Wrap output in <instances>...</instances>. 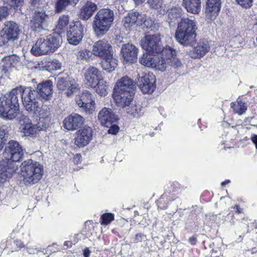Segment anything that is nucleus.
Returning a JSON list of instances; mask_svg holds the SVG:
<instances>
[{
    "label": "nucleus",
    "mask_w": 257,
    "mask_h": 257,
    "mask_svg": "<svg viewBox=\"0 0 257 257\" xmlns=\"http://www.w3.org/2000/svg\"><path fill=\"white\" fill-rule=\"evenodd\" d=\"M73 2L75 3V0H73Z\"/></svg>",
    "instance_id": "nucleus-62"
},
{
    "label": "nucleus",
    "mask_w": 257,
    "mask_h": 257,
    "mask_svg": "<svg viewBox=\"0 0 257 257\" xmlns=\"http://www.w3.org/2000/svg\"><path fill=\"white\" fill-rule=\"evenodd\" d=\"M97 9V6L95 4L87 2L80 10V18L83 20H88Z\"/></svg>",
    "instance_id": "nucleus-30"
},
{
    "label": "nucleus",
    "mask_w": 257,
    "mask_h": 257,
    "mask_svg": "<svg viewBox=\"0 0 257 257\" xmlns=\"http://www.w3.org/2000/svg\"><path fill=\"white\" fill-rule=\"evenodd\" d=\"M21 66L20 58L16 55L5 56L0 62V68L5 73L11 71L13 69H19Z\"/></svg>",
    "instance_id": "nucleus-21"
},
{
    "label": "nucleus",
    "mask_w": 257,
    "mask_h": 257,
    "mask_svg": "<svg viewBox=\"0 0 257 257\" xmlns=\"http://www.w3.org/2000/svg\"><path fill=\"white\" fill-rule=\"evenodd\" d=\"M109 128L108 130V134L112 135H116L119 130V127L116 125V122L113 123L112 124L109 125Z\"/></svg>",
    "instance_id": "nucleus-48"
},
{
    "label": "nucleus",
    "mask_w": 257,
    "mask_h": 257,
    "mask_svg": "<svg viewBox=\"0 0 257 257\" xmlns=\"http://www.w3.org/2000/svg\"><path fill=\"white\" fill-rule=\"evenodd\" d=\"M19 130L24 136L35 137L38 134V128L32 122L28 116L23 115L19 120Z\"/></svg>",
    "instance_id": "nucleus-16"
},
{
    "label": "nucleus",
    "mask_w": 257,
    "mask_h": 257,
    "mask_svg": "<svg viewBox=\"0 0 257 257\" xmlns=\"http://www.w3.org/2000/svg\"><path fill=\"white\" fill-rule=\"evenodd\" d=\"M155 57H153L150 54L144 53L139 59L140 63L148 67L153 68Z\"/></svg>",
    "instance_id": "nucleus-36"
},
{
    "label": "nucleus",
    "mask_w": 257,
    "mask_h": 257,
    "mask_svg": "<svg viewBox=\"0 0 257 257\" xmlns=\"http://www.w3.org/2000/svg\"><path fill=\"white\" fill-rule=\"evenodd\" d=\"M169 18L174 22L182 15V10L180 8H173L167 11Z\"/></svg>",
    "instance_id": "nucleus-39"
},
{
    "label": "nucleus",
    "mask_w": 257,
    "mask_h": 257,
    "mask_svg": "<svg viewBox=\"0 0 257 257\" xmlns=\"http://www.w3.org/2000/svg\"><path fill=\"white\" fill-rule=\"evenodd\" d=\"M114 20V13L108 9L100 10L93 21V28L97 36H102L110 29Z\"/></svg>",
    "instance_id": "nucleus-9"
},
{
    "label": "nucleus",
    "mask_w": 257,
    "mask_h": 257,
    "mask_svg": "<svg viewBox=\"0 0 257 257\" xmlns=\"http://www.w3.org/2000/svg\"><path fill=\"white\" fill-rule=\"evenodd\" d=\"M76 103L79 107L87 114H91L95 111V100L92 94L85 91L76 96Z\"/></svg>",
    "instance_id": "nucleus-15"
},
{
    "label": "nucleus",
    "mask_w": 257,
    "mask_h": 257,
    "mask_svg": "<svg viewBox=\"0 0 257 257\" xmlns=\"http://www.w3.org/2000/svg\"><path fill=\"white\" fill-rule=\"evenodd\" d=\"M19 29L17 24L8 21L5 23L4 27L0 31V47H8L17 40Z\"/></svg>",
    "instance_id": "nucleus-10"
},
{
    "label": "nucleus",
    "mask_w": 257,
    "mask_h": 257,
    "mask_svg": "<svg viewBox=\"0 0 257 257\" xmlns=\"http://www.w3.org/2000/svg\"><path fill=\"white\" fill-rule=\"evenodd\" d=\"M182 6L188 13L198 14L201 10V0H183Z\"/></svg>",
    "instance_id": "nucleus-31"
},
{
    "label": "nucleus",
    "mask_w": 257,
    "mask_h": 257,
    "mask_svg": "<svg viewBox=\"0 0 257 257\" xmlns=\"http://www.w3.org/2000/svg\"><path fill=\"white\" fill-rule=\"evenodd\" d=\"M41 114H39L41 116L40 117L37 123L35 124L38 128V133L41 131L46 129L49 125L50 119L47 117V114L43 115V110L41 111Z\"/></svg>",
    "instance_id": "nucleus-38"
},
{
    "label": "nucleus",
    "mask_w": 257,
    "mask_h": 257,
    "mask_svg": "<svg viewBox=\"0 0 257 257\" xmlns=\"http://www.w3.org/2000/svg\"><path fill=\"white\" fill-rule=\"evenodd\" d=\"M189 241L190 243H191L192 245H194L196 244L197 242L196 238L195 237H192L189 238Z\"/></svg>",
    "instance_id": "nucleus-55"
},
{
    "label": "nucleus",
    "mask_w": 257,
    "mask_h": 257,
    "mask_svg": "<svg viewBox=\"0 0 257 257\" xmlns=\"http://www.w3.org/2000/svg\"><path fill=\"white\" fill-rule=\"evenodd\" d=\"M93 138V131L91 127L85 126L76 133L75 144L79 147H83L87 145Z\"/></svg>",
    "instance_id": "nucleus-18"
},
{
    "label": "nucleus",
    "mask_w": 257,
    "mask_h": 257,
    "mask_svg": "<svg viewBox=\"0 0 257 257\" xmlns=\"http://www.w3.org/2000/svg\"><path fill=\"white\" fill-rule=\"evenodd\" d=\"M161 39L159 34L148 35L142 39L141 44L147 51L157 54L162 52L164 48L161 45Z\"/></svg>",
    "instance_id": "nucleus-11"
},
{
    "label": "nucleus",
    "mask_w": 257,
    "mask_h": 257,
    "mask_svg": "<svg viewBox=\"0 0 257 257\" xmlns=\"http://www.w3.org/2000/svg\"><path fill=\"white\" fill-rule=\"evenodd\" d=\"M69 17L67 16H62L60 17L58 25L57 26V30L59 33H64L65 31L68 32L69 30Z\"/></svg>",
    "instance_id": "nucleus-35"
},
{
    "label": "nucleus",
    "mask_w": 257,
    "mask_h": 257,
    "mask_svg": "<svg viewBox=\"0 0 257 257\" xmlns=\"http://www.w3.org/2000/svg\"><path fill=\"white\" fill-rule=\"evenodd\" d=\"M61 37L58 34L41 36L31 49V52L36 56L47 55L53 53L60 46Z\"/></svg>",
    "instance_id": "nucleus-6"
},
{
    "label": "nucleus",
    "mask_w": 257,
    "mask_h": 257,
    "mask_svg": "<svg viewBox=\"0 0 257 257\" xmlns=\"http://www.w3.org/2000/svg\"><path fill=\"white\" fill-rule=\"evenodd\" d=\"M46 66L50 70H57L61 69V63L58 60L53 59L47 61Z\"/></svg>",
    "instance_id": "nucleus-40"
},
{
    "label": "nucleus",
    "mask_w": 257,
    "mask_h": 257,
    "mask_svg": "<svg viewBox=\"0 0 257 257\" xmlns=\"http://www.w3.org/2000/svg\"><path fill=\"white\" fill-rule=\"evenodd\" d=\"M233 208L236 209L235 212L238 214L243 212V208H240L238 205H235Z\"/></svg>",
    "instance_id": "nucleus-52"
},
{
    "label": "nucleus",
    "mask_w": 257,
    "mask_h": 257,
    "mask_svg": "<svg viewBox=\"0 0 257 257\" xmlns=\"http://www.w3.org/2000/svg\"><path fill=\"white\" fill-rule=\"evenodd\" d=\"M210 50V46L207 41L200 40L197 45L194 47L191 57L194 58H200L203 57Z\"/></svg>",
    "instance_id": "nucleus-29"
},
{
    "label": "nucleus",
    "mask_w": 257,
    "mask_h": 257,
    "mask_svg": "<svg viewBox=\"0 0 257 257\" xmlns=\"http://www.w3.org/2000/svg\"><path fill=\"white\" fill-rule=\"evenodd\" d=\"M161 53V58L155 57L154 69L164 72L181 66L180 60L176 57V50L171 47H165Z\"/></svg>",
    "instance_id": "nucleus-8"
},
{
    "label": "nucleus",
    "mask_w": 257,
    "mask_h": 257,
    "mask_svg": "<svg viewBox=\"0 0 257 257\" xmlns=\"http://www.w3.org/2000/svg\"><path fill=\"white\" fill-rule=\"evenodd\" d=\"M136 5H139L143 3L145 0H134Z\"/></svg>",
    "instance_id": "nucleus-57"
},
{
    "label": "nucleus",
    "mask_w": 257,
    "mask_h": 257,
    "mask_svg": "<svg viewBox=\"0 0 257 257\" xmlns=\"http://www.w3.org/2000/svg\"><path fill=\"white\" fill-rule=\"evenodd\" d=\"M102 224H108L114 220V215L112 213H104L101 216Z\"/></svg>",
    "instance_id": "nucleus-44"
},
{
    "label": "nucleus",
    "mask_w": 257,
    "mask_h": 257,
    "mask_svg": "<svg viewBox=\"0 0 257 257\" xmlns=\"http://www.w3.org/2000/svg\"><path fill=\"white\" fill-rule=\"evenodd\" d=\"M197 22L189 18L181 19L175 32V38L184 46H192L196 42Z\"/></svg>",
    "instance_id": "nucleus-3"
},
{
    "label": "nucleus",
    "mask_w": 257,
    "mask_h": 257,
    "mask_svg": "<svg viewBox=\"0 0 257 257\" xmlns=\"http://www.w3.org/2000/svg\"><path fill=\"white\" fill-rule=\"evenodd\" d=\"M230 106L233 109L234 112L239 115L244 113L247 110L245 103L239 98L236 102H231Z\"/></svg>",
    "instance_id": "nucleus-34"
},
{
    "label": "nucleus",
    "mask_w": 257,
    "mask_h": 257,
    "mask_svg": "<svg viewBox=\"0 0 257 257\" xmlns=\"http://www.w3.org/2000/svg\"><path fill=\"white\" fill-rule=\"evenodd\" d=\"M72 242L71 241H65L64 243V246H67V247H70L72 246Z\"/></svg>",
    "instance_id": "nucleus-58"
},
{
    "label": "nucleus",
    "mask_w": 257,
    "mask_h": 257,
    "mask_svg": "<svg viewBox=\"0 0 257 257\" xmlns=\"http://www.w3.org/2000/svg\"><path fill=\"white\" fill-rule=\"evenodd\" d=\"M144 16L138 12H130L125 16L122 23L126 30L130 31L142 25V21Z\"/></svg>",
    "instance_id": "nucleus-17"
},
{
    "label": "nucleus",
    "mask_w": 257,
    "mask_h": 257,
    "mask_svg": "<svg viewBox=\"0 0 257 257\" xmlns=\"http://www.w3.org/2000/svg\"><path fill=\"white\" fill-rule=\"evenodd\" d=\"M8 15V8L6 7H0V21L5 18Z\"/></svg>",
    "instance_id": "nucleus-49"
},
{
    "label": "nucleus",
    "mask_w": 257,
    "mask_h": 257,
    "mask_svg": "<svg viewBox=\"0 0 257 257\" xmlns=\"http://www.w3.org/2000/svg\"><path fill=\"white\" fill-rule=\"evenodd\" d=\"M85 84L88 87H95L101 78V71L97 68L90 66L85 72Z\"/></svg>",
    "instance_id": "nucleus-22"
},
{
    "label": "nucleus",
    "mask_w": 257,
    "mask_h": 257,
    "mask_svg": "<svg viewBox=\"0 0 257 257\" xmlns=\"http://www.w3.org/2000/svg\"><path fill=\"white\" fill-rule=\"evenodd\" d=\"M230 180H227L221 183V186H225V185L228 184L229 183H230Z\"/></svg>",
    "instance_id": "nucleus-59"
},
{
    "label": "nucleus",
    "mask_w": 257,
    "mask_h": 257,
    "mask_svg": "<svg viewBox=\"0 0 257 257\" xmlns=\"http://www.w3.org/2000/svg\"><path fill=\"white\" fill-rule=\"evenodd\" d=\"M32 4L34 6H36L37 4H39L42 0H31Z\"/></svg>",
    "instance_id": "nucleus-56"
},
{
    "label": "nucleus",
    "mask_w": 257,
    "mask_h": 257,
    "mask_svg": "<svg viewBox=\"0 0 257 257\" xmlns=\"http://www.w3.org/2000/svg\"><path fill=\"white\" fill-rule=\"evenodd\" d=\"M19 91L12 89L9 93L0 97V116L7 119H13L19 111V99L17 94ZM19 94L20 93H18Z\"/></svg>",
    "instance_id": "nucleus-5"
},
{
    "label": "nucleus",
    "mask_w": 257,
    "mask_h": 257,
    "mask_svg": "<svg viewBox=\"0 0 257 257\" xmlns=\"http://www.w3.org/2000/svg\"><path fill=\"white\" fill-rule=\"evenodd\" d=\"M251 140L253 144L255 146V148L257 149V135H253L251 137Z\"/></svg>",
    "instance_id": "nucleus-54"
},
{
    "label": "nucleus",
    "mask_w": 257,
    "mask_h": 257,
    "mask_svg": "<svg viewBox=\"0 0 257 257\" xmlns=\"http://www.w3.org/2000/svg\"><path fill=\"white\" fill-rule=\"evenodd\" d=\"M220 0H207L206 2V14L211 20L214 19L220 10Z\"/></svg>",
    "instance_id": "nucleus-28"
},
{
    "label": "nucleus",
    "mask_w": 257,
    "mask_h": 257,
    "mask_svg": "<svg viewBox=\"0 0 257 257\" xmlns=\"http://www.w3.org/2000/svg\"><path fill=\"white\" fill-rule=\"evenodd\" d=\"M117 2H119L120 3H123L126 1V0H116Z\"/></svg>",
    "instance_id": "nucleus-61"
},
{
    "label": "nucleus",
    "mask_w": 257,
    "mask_h": 257,
    "mask_svg": "<svg viewBox=\"0 0 257 257\" xmlns=\"http://www.w3.org/2000/svg\"><path fill=\"white\" fill-rule=\"evenodd\" d=\"M143 237V235L141 233L137 234L135 237V241L138 242L142 240Z\"/></svg>",
    "instance_id": "nucleus-53"
},
{
    "label": "nucleus",
    "mask_w": 257,
    "mask_h": 257,
    "mask_svg": "<svg viewBox=\"0 0 257 257\" xmlns=\"http://www.w3.org/2000/svg\"><path fill=\"white\" fill-rule=\"evenodd\" d=\"M19 91V94H17L19 99L21 97L22 101L26 110L35 114H41L42 106L38 101V93L36 91L31 87H23L22 86L14 89ZM17 93H19L18 92Z\"/></svg>",
    "instance_id": "nucleus-7"
},
{
    "label": "nucleus",
    "mask_w": 257,
    "mask_h": 257,
    "mask_svg": "<svg viewBox=\"0 0 257 257\" xmlns=\"http://www.w3.org/2000/svg\"><path fill=\"white\" fill-rule=\"evenodd\" d=\"M92 52L102 59L101 65L103 70L108 72L114 70L117 65V61L112 46L107 40L103 39L95 42L93 46Z\"/></svg>",
    "instance_id": "nucleus-2"
},
{
    "label": "nucleus",
    "mask_w": 257,
    "mask_h": 257,
    "mask_svg": "<svg viewBox=\"0 0 257 257\" xmlns=\"http://www.w3.org/2000/svg\"><path fill=\"white\" fill-rule=\"evenodd\" d=\"M92 53L87 49L80 50L77 54L78 59L83 61H87L90 58Z\"/></svg>",
    "instance_id": "nucleus-41"
},
{
    "label": "nucleus",
    "mask_w": 257,
    "mask_h": 257,
    "mask_svg": "<svg viewBox=\"0 0 257 257\" xmlns=\"http://www.w3.org/2000/svg\"><path fill=\"white\" fill-rule=\"evenodd\" d=\"M126 113L133 117L138 118L142 116L144 112V107L140 105H136L132 102L129 106L125 107Z\"/></svg>",
    "instance_id": "nucleus-32"
},
{
    "label": "nucleus",
    "mask_w": 257,
    "mask_h": 257,
    "mask_svg": "<svg viewBox=\"0 0 257 257\" xmlns=\"http://www.w3.org/2000/svg\"><path fill=\"white\" fill-rule=\"evenodd\" d=\"M84 118L80 115L72 113L64 120V127L68 131H74L82 124Z\"/></svg>",
    "instance_id": "nucleus-27"
},
{
    "label": "nucleus",
    "mask_w": 257,
    "mask_h": 257,
    "mask_svg": "<svg viewBox=\"0 0 257 257\" xmlns=\"http://www.w3.org/2000/svg\"><path fill=\"white\" fill-rule=\"evenodd\" d=\"M25 246L23 242L19 239H16L13 242V244L12 246V248L14 249V251H17L20 250L21 248L24 247Z\"/></svg>",
    "instance_id": "nucleus-45"
},
{
    "label": "nucleus",
    "mask_w": 257,
    "mask_h": 257,
    "mask_svg": "<svg viewBox=\"0 0 257 257\" xmlns=\"http://www.w3.org/2000/svg\"><path fill=\"white\" fill-rule=\"evenodd\" d=\"M80 155H79V154H76L75 157H74V159L75 160H78V161H79L80 160Z\"/></svg>",
    "instance_id": "nucleus-60"
},
{
    "label": "nucleus",
    "mask_w": 257,
    "mask_h": 257,
    "mask_svg": "<svg viewBox=\"0 0 257 257\" xmlns=\"http://www.w3.org/2000/svg\"><path fill=\"white\" fill-rule=\"evenodd\" d=\"M27 251L30 254H37L40 251V249L34 246H26Z\"/></svg>",
    "instance_id": "nucleus-50"
},
{
    "label": "nucleus",
    "mask_w": 257,
    "mask_h": 257,
    "mask_svg": "<svg viewBox=\"0 0 257 257\" xmlns=\"http://www.w3.org/2000/svg\"><path fill=\"white\" fill-rule=\"evenodd\" d=\"M90 253H91V251L89 250V249L88 247H85L83 250V254L84 257H89Z\"/></svg>",
    "instance_id": "nucleus-51"
},
{
    "label": "nucleus",
    "mask_w": 257,
    "mask_h": 257,
    "mask_svg": "<svg viewBox=\"0 0 257 257\" xmlns=\"http://www.w3.org/2000/svg\"><path fill=\"white\" fill-rule=\"evenodd\" d=\"M237 4L245 8H250L252 4V0H235Z\"/></svg>",
    "instance_id": "nucleus-47"
},
{
    "label": "nucleus",
    "mask_w": 257,
    "mask_h": 257,
    "mask_svg": "<svg viewBox=\"0 0 257 257\" xmlns=\"http://www.w3.org/2000/svg\"><path fill=\"white\" fill-rule=\"evenodd\" d=\"M98 118L101 123L106 126L109 127V125L117 121V117L114 113L111 108L104 107L99 112Z\"/></svg>",
    "instance_id": "nucleus-24"
},
{
    "label": "nucleus",
    "mask_w": 257,
    "mask_h": 257,
    "mask_svg": "<svg viewBox=\"0 0 257 257\" xmlns=\"http://www.w3.org/2000/svg\"><path fill=\"white\" fill-rule=\"evenodd\" d=\"M132 93L133 92H113V98L118 107L125 108L133 102Z\"/></svg>",
    "instance_id": "nucleus-25"
},
{
    "label": "nucleus",
    "mask_w": 257,
    "mask_h": 257,
    "mask_svg": "<svg viewBox=\"0 0 257 257\" xmlns=\"http://www.w3.org/2000/svg\"><path fill=\"white\" fill-rule=\"evenodd\" d=\"M156 76L151 73L139 75L136 83L141 91L144 93H151L156 88Z\"/></svg>",
    "instance_id": "nucleus-13"
},
{
    "label": "nucleus",
    "mask_w": 257,
    "mask_h": 257,
    "mask_svg": "<svg viewBox=\"0 0 257 257\" xmlns=\"http://www.w3.org/2000/svg\"><path fill=\"white\" fill-rule=\"evenodd\" d=\"M144 16L142 21V25L146 28H151L153 24V21L150 18H147L146 15L144 14H141Z\"/></svg>",
    "instance_id": "nucleus-46"
},
{
    "label": "nucleus",
    "mask_w": 257,
    "mask_h": 257,
    "mask_svg": "<svg viewBox=\"0 0 257 257\" xmlns=\"http://www.w3.org/2000/svg\"><path fill=\"white\" fill-rule=\"evenodd\" d=\"M49 16L43 11L36 12L32 16L30 26L35 31L40 32L48 25Z\"/></svg>",
    "instance_id": "nucleus-19"
},
{
    "label": "nucleus",
    "mask_w": 257,
    "mask_h": 257,
    "mask_svg": "<svg viewBox=\"0 0 257 257\" xmlns=\"http://www.w3.org/2000/svg\"><path fill=\"white\" fill-rule=\"evenodd\" d=\"M24 155V150L17 141L11 140L6 144L0 161V185L8 181L18 169L16 163Z\"/></svg>",
    "instance_id": "nucleus-1"
},
{
    "label": "nucleus",
    "mask_w": 257,
    "mask_h": 257,
    "mask_svg": "<svg viewBox=\"0 0 257 257\" xmlns=\"http://www.w3.org/2000/svg\"><path fill=\"white\" fill-rule=\"evenodd\" d=\"M73 0H58L56 3V11L57 12H61L66 6L70 4Z\"/></svg>",
    "instance_id": "nucleus-43"
},
{
    "label": "nucleus",
    "mask_w": 257,
    "mask_h": 257,
    "mask_svg": "<svg viewBox=\"0 0 257 257\" xmlns=\"http://www.w3.org/2000/svg\"><path fill=\"white\" fill-rule=\"evenodd\" d=\"M147 3L151 8L156 10L160 14L166 13V6L162 0H148Z\"/></svg>",
    "instance_id": "nucleus-33"
},
{
    "label": "nucleus",
    "mask_w": 257,
    "mask_h": 257,
    "mask_svg": "<svg viewBox=\"0 0 257 257\" xmlns=\"http://www.w3.org/2000/svg\"><path fill=\"white\" fill-rule=\"evenodd\" d=\"M138 48L132 44L127 43L122 46L121 54L124 64L132 63L136 61Z\"/></svg>",
    "instance_id": "nucleus-20"
},
{
    "label": "nucleus",
    "mask_w": 257,
    "mask_h": 257,
    "mask_svg": "<svg viewBox=\"0 0 257 257\" xmlns=\"http://www.w3.org/2000/svg\"><path fill=\"white\" fill-rule=\"evenodd\" d=\"M134 81L127 76H124L117 80L113 92H132Z\"/></svg>",
    "instance_id": "nucleus-26"
},
{
    "label": "nucleus",
    "mask_w": 257,
    "mask_h": 257,
    "mask_svg": "<svg viewBox=\"0 0 257 257\" xmlns=\"http://www.w3.org/2000/svg\"><path fill=\"white\" fill-rule=\"evenodd\" d=\"M10 7L13 8L15 10H18L24 4V0H4Z\"/></svg>",
    "instance_id": "nucleus-42"
},
{
    "label": "nucleus",
    "mask_w": 257,
    "mask_h": 257,
    "mask_svg": "<svg viewBox=\"0 0 257 257\" xmlns=\"http://www.w3.org/2000/svg\"><path fill=\"white\" fill-rule=\"evenodd\" d=\"M36 91L42 101L49 100L51 99L53 94L52 81L46 80L38 84Z\"/></svg>",
    "instance_id": "nucleus-23"
},
{
    "label": "nucleus",
    "mask_w": 257,
    "mask_h": 257,
    "mask_svg": "<svg viewBox=\"0 0 257 257\" xmlns=\"http://www.w3.org/2000/svg\"><path fill=\"white\" fill-rule=\"evenodd\" d=\"M58 89L68 97L71 96L79 90V84L73 79L58 77L56 83Z\"/></svg>",
    "instance_id": "nucleus-14"
},
{
    "label": "nucleus",
    "mask_w": 257,
    "mask_h": 257,
    "mask_svg": "<svg viewBox=\"0 0 257 257\" xmlns=\"http://www.w3.org/2000/svg\"><path fill=\"white\" fill-rule=\"evenodd\" d=\"M20 167L21 181L25 185L35 184L42 178L43 167L37 162L28 159L23 162Z\"/></svg>",
    "instance_id": "nucleus-4"
},
{
    "label": "nucleus",
    "mask_w": 257,
    "mask_h": 257,
    "mask_svg": "<svg viewBox=\"0 0 257 257\" xmlns=\"http://www.w3.org/2000/svg\"><path fill=\"white\" fill-rule=\"evenodd\" d=\"M96 93L101 96H105L107 94L108 86L106 82L103 79H99L95 86Z\"/></svg>",
    "instance_id": "nucleus-37"
},
{
    "label": "nucleus",
    "mask_w": 257,
    "mask_h": 257,
    "mask_svg": "<svg viewBox=\"0 0 257 257\" xmlns=\"http://www.w3.org/2000/svg\"><path fill=\"white\" fill-rule=\"evenodd\" d=\"M84 36V27L80 21L71 22L67 33L68 43L74 46L78 45Z\"/></svg>",
    "instance_id": "nucleus-12"
}]
</instances>
